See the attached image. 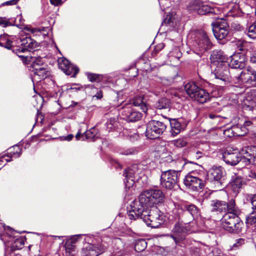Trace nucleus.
<instances>
[{
    "instance_id": "79ce46f5",
    "label": "nucleus",
    "mask_w": 256,
    "mask_h": 256,
    "mask_svg": "<svg viewBox=\"0 0 256 256\" xmlns=\"http://www.w3.org/2000/svg\"><path fill=\"white\" fill-rule=\"evenodd\" d=\"M138 152V150L136 148H132L126 149L122 152L120 154L123 155H133L135 154Z\"/></svg>"
},
{
    "instance_id": "f8f14e48",
    "label": "nucleus",
    "mask_w": 256,
    "mask_h": 256,
    "mask_svg": "<svg viewBox=\"0 0 256 256\" xmlns=\"http://www.w3.org/2000/svg\"><path fill=\"white\" fill-rule=\"evenodd\" d=\"M141 166L137 164H132L131 166L125 170L124 175L126 178L124 182L126 186L130 188L136 179L140 177V174L142 172Z\"/></svg>"
},
{
    "instance_id": "69168bd1",
    "label": "nucleus",
    "mask_w": 256,
    "mask_h": 256,
    "mask_svg": "<svg viewBox=\"0 0 256 256\" xmlns=\"http://www.w3.org/2000/svg\"><path fill=\"white\" fill-rule=\"evenodd\" d=\"M80 137L82 138V140H85L84 133L82 134H81L80 132H78L76 136V138L77 140H80Z\"/></svg>"
},
{
    "instance_id": "0e129e2a",
    "label": "nucleus",
    "mask_w": 256,
    "mask_h": 256,
    "mask_svg": "<svg viewBox=\"0 0 256 256\" xmlns=\"http://www.w3.org/2000/svg\"><path fill=\"white\" fill-rule=\"evenodd\" d=\"M240 46H238V50L241 51L244 50V45L246 44V42H241L240 41L239 42Z\"/></svg>"
},
{
    "instance_id": "9b49d317",
    "label": "nucleus",
    "mask_w": 256,
    "mask_h": 256,
    "mask_svg": "<svg viewBox=\"0 0 256 256\" xmlns=\"http://www.w3.org/2000/svg\"><path fill=\"white\" fill-rule=\"evenodd\" d=\"M212 74L214 76L215 78L225 82H232V77L235 76L234 70H232L230 72L228 64L224 65L220 64L216 66Z\"/></svg>"
},
{
    "instance_id": "58836bf2",
    "label": "nucleus",
    "mask_w": 256,
    "mask_h": 256,
    "mask_svg": "<svg viewBox=\"0 0 256 256\" xmlns=\"http://www.w3.org/2000/svg\"><path fill=\"white\" fill-rule=\"evenodd\" d=\"M48 71L44 67L42 68L36 69V71H34V74L36 76H38L40 77V79H44L46 78L48 76Z\"/></svg>"
},
{
    "instance_id": "338daca9",
    "label": "nucleus",
    "mask_w": 256,
    "mask_h": 256,
    "mask_svg": "<svg viewBox=\"0 0 256 256\" xmlns=\"http://www.w3.org/2000/svg\"><path fill=\"white\" fill-rule=\"evenodd\" d=\"M218 94L219 96H222L224 92V88L223 86H219L218 88Z\"/></svg>"
},
{
    "instance_id": "c9c22d12",
    "label": "nucleus",
    "mask_w": 256,
    "mask_h": 256,
    "mask_svg": "<svg viewBox=\"0 0 256 256\" xmlns=\"http://www.w3.org/2000/svg\"><path fill=\"white\" fill-rule=\"evenodd\" d=\"M182 53L180 52V49L178 48H174L172 51L170 52L168 54V57L171 58L170 60H172L174 59L179 60L182 56Z\"/></svg>"
},
{
    "instance_id": "f03ea898",
    "label": "nucleus",
    "mask_w": 256,
    "mask_h": 256,
    "mask_svg": "<svg viewBox=\"0 0 256 256\" xmlns=\"http://www.w3.org/2000/svg\"><path fill=\"white\" fill-rule=\"evenodd\" d=\"M128 210V216L130 220L140 218L149 226L157 228L164 222V216L156 207L138 208L140 210H134L130 207Z\"/></svg>"
},
{
    "instance_id": "2f4dec72",
    "label": "nucleus",
    "mask_w": 256,
    "mask_h": 256,
    "mask_svg": "<svg viewBox=\"0 0 256 256\" xmlns=\"http://www.w3.org/2000/svg\"><path fill=\"white\" fill-rule=\"evenodd\" d=\"M156 106L158 109H168L170 108V102L168 98H162L156 104Z\"/></svg>"
},
{
    "instance_id": "a211bd4d",
    "label": "nucleus",
    "mask_w": 256,
    "mask_h": 256,
    "mask_svg": "<svg viewBox=\"0 0 256 256\" xmlns=\"http://www.w3.org/2000/svg\"><path fill=\"white\" fill-rule=\"evenodd\" d=\"M58 67L66 75H72L74 77L78 72V68L72 64L70 62L65 58L58 59Z\"/></svg>"
},
{
    "instance_id": "423d86ee",
    "label": "nucleus",
    "mask_w": 256,
    "mask_h": 256,
    "mask_svg": "<svg viewBox=\"0 0 256 256\" xmlns=\"http://www.w3.org/2000/svg\"><path fill=\"white\" fill-rule=\"evenodd\" d=\"M256 81V72L252 68L248 67L232 77V82L240 85L244 84L249 86L250 84H255Z\"/></svg>"
},
{
    "instance_id": "393cba45",
    "label": "nucleus",
    "mask_w": 256,
    "mask_h": 256,
    "mask_svg": "<svg viewBox=\"0 0 256 256\" xmlns=\"http://www.w3.org/2000/svg\"><path fill=\"white\" fill-rule=\"evenodd\" d=\"M184 88L186 94L193 100L195 96H196L197 92L200 89V88L195 82H190L184 85Z\"/></svg>"
},
{
    "instance_id": "39448f33",
    "label": "nucleus",
    "mask_w": 256,
    "mask_h": 256,
    "mask_svg": "<svg viewBox=\"0 0 256 256\" xmlns=\"http://www.w3.org/2000/svg\"><path fill=\"white\" fill-rule=\"evenodd\" d=\"M188 42L196 51L202 53L212 48V43L203 30L190 32L188 35Z\"/></svg>"
},
{
    "instance_id": "5701e85b",
    "label": "nucleus",
    "mask_w": 256,
    "mask_h": 256,
    "mask_svg": "<svg viewBox=\"0 0 256 256\" xmlns=\"http://www.w3.org/2000/svg\"><path fill=\"white\" fill-rule=\"evenodd\" d=\"M20 41L22 47L19 50L22 52L31 51L37 46V42L30 37L26 36Z\"/></svg>"
},
{
    "instance_id": "dca6fc26",
    "label": "nucleus",
    "mask_w": 256,
    "mask_h": 256,
    "mask_svg": "<svg viewBox=\"0 0 256 256\" xmlns=\"http://www.w3.org/2000/svg\"><path fill=\"white\" fill-rule=\"evenodd\" d=\"M228 66H230L232 69L244 68L247 61L246 56L240 52L234 54L228 57Z\"/></svg>"
},
{
    "instance_id": "37998d69",
    "label": "nucleus",
    "mask_w": 256,
    "mask_h": 256,
    "mask_svg": "<svg viewBox=\"0 0 256 256\" xmlns=\"http://www.w3.org/2000/svg\"><path fill=\"white\" fill-rule=\"evenodd\" d=\"M88 78L90 82H99L102 78L100 75L94 74H88Z\"/></svg>"
},
{
    "instance_id": "8fccbe9b",
    "label": "nucleus",
    "mask_w": 256,
    "mask_h": 256,
    "mask_svg": "<svg viewBox=\"0 0 256 256\" xmlns=\"http://www.w3.org/2000/svg\"><path fill=\"white\" fill-rule=\"evenodd\" d=\"M115 122L114 118H110L108 120L106 123V126L108 129H110V130L112 128L113 125L114 124V122Z\"/></svg>"
},
{
    "instance_id": "774afa93",
    "label": "nucleus",
    "mask_w": 256,
    "mask_h": 256,
    "mask_svg": "<svg viewBox=\"0 0 256 256\" xmlns=\"http://www.w3.org/2000/svg\"><path fill=\"white\" fill-rule=\"evenodd\" d=\"M6 156H2L0 158V164H2V162H4V160L6 162H10L11 160L10 158H6Z\"/></svg>"
},
{
    "instance_id": "cd10ccee",
    "label": "nucleus",
    "mask_w": 256,
    "mask_h": 256,
    "mask_svg": "<svg viewBox=\"0 0 256 256\" xmlns=\"http://www.w3.org/2000/svg\"><path fill=\"white\" fill-rule=\"evenodd\" d=\"M171 130L170 133L173 136L178 135L182 130V128L180 123L176 119L170 120Z\"/></svg>"
},
{
    "instance_id": "c03bdc74",
    "label": "nucleus",
    "mask_w": 256,
    "mask_h": 256,
    "mask_svg": "<svg viewBox=\"0 0 256 256\" xmlns=\"http://www.w3.org/2000/svg\"><path fill=\"white\" fill-rule=\"evenodd\" d=\"M236 241V242L234 243L232 246V248L234 250L239 248L240 246L244 244L245 242L244 239L242 238H238Z\"/></svg>"
},
{
    "instance_id": "bb28decb",
    "label": "nucleus",
    "mask_w": 256,
    "mask_h": 256,
    "mask_svg": "<svg viewBox=\"0 0 256 256\" xmlns=\"http://www.w3.org/2000/svg\"><path fill=\"white\" fill-rule=\"evenodd\" d=\"M130 104H132V106H140L144 112H146L148 110V106L142 96H136Z\"/></svg>"
},
{
    "instance_id": "a19ab883",
    "label": "nucleus",
    "mask_w": 256,
    "mask_h": 256,
    "mask_svg": "<svg viewBox=\"0 0 256 256\" xmlns=\"http://www.w3.org/2000/svg\"><path fill=\"white\" fill-rule=\"evenodd\" d=\"M44 60L42 57L32 58V66H38V64H44Z\"/></svg>"
},
{
    "instance_id": "2eb2a0df",
    "label": "nucleus",
    "mask_w": 256,
    "mask_h": 256,
    "mask_svg": "<svg viewBox=\"0 0 256 256\" xmlns=\"http://www.w3.org/2000/svg\"><path fill=\"white\" fill-rule=\"evenodd\" d=\"M123 118L128 122H134L140 120L142 114L132 108V104H126L120 110Z\"/></svg>"
},
{
    "instance_id": "e433bc0d",
    "label": "nucleus",
    "mask_w": 256,
    "mask_h": 256,
    "mask_svg": "<svg viewBox=\"0 0 256 256\" xmlns=\"http://www.w3.org/2000/svg\"><path fill=\"white\" fill-rule=\"evenodd\" d=\"M147 246V243L144 240H140L136 242L134 249L138 252L143 251Z\"/></svg>"
},
{
    "instance_id": "f704fd0d",
    "label": "nucleus",
    "mask_w": 256,
    "mask_h": 256,
    "mask_svg": "<svg viewBox=\"0 0 256 256\" xmlns=\"http://www.w3.org/2000/svg\"><path fill=\"white\" fill-rule=\"evenodd\" d=\"M96 130L94 127L90 128L89 130L84 133L85 139L94 141L96 137Z\"/></svg>"
},
{
    "instance_id": "20e7f679",
    "label": "nucleus",
    "mask_w": 256,
    "mask_h": 256,
    "mask_svg": "<svg viewBox=\"0 0 256 256\" xmlns=\"http://www.w3.org/2000/svg\"><path fill=\"white\" fill-rule=\"evenodd\" d=\"M240 210L236 206L235 200H230L229 210L221 219V223L224 230L230 233H239L242 230L243 222L239 218Z\"/></svg>"
},
{
    "instance_id": "49530a36",
    "label": "nucleus",
    "mask_w": 256,
    "mask_h": 256,
    "mask_svg": "<svg viewBox=\"0 0 256 256\" xmlns=\"http://www.w3.org/2000/svg\"><path fill=\"white\" fill-rule=\"evenodd\" d=\"M230 26L232 28L235 30L239 31L242 30V26L237 21L232 22Z\"/></svg>"
},
{
    "instance_id": "c756f323",
    "label": "nucleus",
    "mask_w": 256,
    "mask_h": 256,
    "mask_svg": "<svg viewBox=\"0 0 256 256\" xmlns=\"http://www.w3.org/2000/svg\"><path fill=\"white\" fill-rule=\"evenodd\" d=\"M183 208L185 212H188L191 214L193 219L196 218L200 214L198 208L194 204H184Z\"/></svg>"
},
{
    "instance_id": "ea45409f",
    "label": "nucleus",
    "mask_w": 256,
    "mask_h": 256,
    "mask_svg": "<svg viewBox=\"0 0 256 256\" xmlns=\"http://www.w3.org/2000/svg\"><path fill=\"white\" fill-rule=\"evenodd\" d=\"M170 144L178 148H182L186 146L187 142L184 138H180L172 141Z\"/></svg>"
},
{
    "instance_id": "7c9ffc66",
    "label": "nucleus",
    "mask_w": 256,
    "mask_h": 256,
    "mask_svg": "<svg viewBox=\"0 0 256 256\" xmlns=\"http://www.w3.org/2000/svg\"><path fill=\"white\" fill-rule=\"evenodd\" d=\"M22 149L18 146H14L8 149V155L6 156L8 158H17L19 157L21 154Z\"/></svg>"
},
{
    "instance_id": "603ef678",
    "label": "nucleus",
    "mask_w": 256,
    "mask_h": 256,
    "mask_svg": "<svg viewBox=\"0 0 256 256\" xmlns=\"http://www.w3.org/2000/svg\"><path fill=\"white\" fill-rule=\"evenodd\" d=\"M79 236H80L77 235V236H74L73 237L71 238L66 242V244H75L78 240V238Z\"/></svg>"
},
{
    "instance_id": "3c124183",
    "label": "nucleus",
    "mask_w": 256,
    "mask_h": 256,
    "mask_svg": "<svg viewBox=\"0 0 256 256\" xmlns=\"http://www.w3.org/2000/svg\"><path fill=\"white\" fill-rule=\"evenodd\" d=\"M28 30L32 34H40L42 30H44V28H28Z\"/></svg>"
},
{
    "instance_id": "c85d7f7f",
    "label": "nucleus",
    "mask_w": 256,
    "mask_h": 256,
    "mask_svg": "<svg viewBox=\"0 0 256 256\" xmlns=\"http://www.w3.org/2000/svg\"><path fill=\"white\" fill-rule=\"evenodd\" d=\"M244 184V181L242 177L240 176H235L231 183V186L232 190L234 192H238V190L242 188Z\"/></svg>"
},
{
    "instance_id": "5fc2aeb1",
    "label": "nucleus",
    "mask_w": 256,
    "mask_h": 256,
    "mask_svg": "<svg viewBox=\"0 0 256 256\" xmlns=\"http://www.w3.org/2000/svg\"><path fill=\"white\" fill-rule=\"evenodd\" d=\"M139 138V135L137 133H133L129 135V138L132 142H134Z\"/></svg>"
},
{
    "instance_id": "f257e3e1",
    "label": "nucleus",
    "mask_w": 256,
    "mask_h": 256,
    "mask_svg": "<svg viewBox=\"0 0 256 256\" xmlns=\"http://www.w3.org/2000/svg\"><path fill=\"white\" fill-rule=\"evenodd\" d=\"M224 162L231 166H235L240 162L246 165L256 164V146H248L243 148L241 154L236 149L227 148L222 154Z\"/></svg>"
},
{
    "instance_id": "09e8293b",
    "label": "nucleus",
    "mask_w": 256,
    "mask_h": 256,
    "mask_svg": "<svg viewBox=\"0 0 256 256\" xmlns=\"http://www.w3.org/2000/svg\"><path fill=\"white\" fill-rule=\"evenodd\" d=\"M9 38L8 35H0V46H2L4 45H6V42Z\"/></svg>"
},
{
    "instance_id": "4be33fe9",
    "label": "nucleus",
    "mask_w": 256,
    "mask_h": 256,
    "mask_svg": "<svg viewBox=\"0 0 256 256\" xmlns=\"http://www.w3.org/2000/svg\"><path fill=\"white\" fill-rule=\"evenodd\" d=\"M230 202L227 203L224 201L218 200H212L210 202L211 211L222 212L229 210Z\"/></svg>"
},
{
    "instance_id": "1a4fd4ad",
    "label": "nucleus",
    "mask_w": 256,
    "mask_h": 256,
    "mask_svg": "<svg viewBox=\"0 0 256 256\" xmlns=\"http://www.w3.org/2000/svg\"><path fill=\"white\" fill-rule=\"evenodd\" d=\"M187 10L190 12H196L204 15L214 12V10L208 4L200 0H194L190 2L187 6Z\"/></svg>"
},
{
    "instance_id": "4c0bfd02",
    "label": "nucleus",
    "mask_w": 256,
    "mask_h": 256,
    "mask_svg": "<svg viewBox=\"0 0 256 256\" xmlns=\"http://www.w3.org/2000/svg\"><path fill=\"white\" fill-rule=\"evenodd\" d=\"M246 224L248 226L256 224V212H251L246 218Z\"/></svg>"
},
{
    "instance_id": "72a5a7b5",
    "label": "nucleus",
    "mask_w": 256,
    "mask_h": 256,
    "mask_svg": "<svg viewBox=\"0 0 256 256\" xmlns=\"http://www.w3.org/2000/svg\"><path fill=\"white\" fill-rule=\"evenodd\" d=\"M204 156V153L197 149H194L189 152V156L193 160H198Z\"/></svg>"
},
{
    "instance_id": "680f3d73",
    "label": "nucleus",
    "mask_w": 256,
    "mask_h": 256,
    "mask_svg": "<svg viewBox=\"0 0 256 256\" xmlns=\"http://www.w3.org/2000/svg\"><path fill=\"white\" fill-rule=\"evenodd\" d=\"M250 62L252 63L256 64V50H254L252 54V56L250 57Z\"/></svg>"
},
{
    "instance_id": "f3484780",
    "label": "nucleus",
    "mask_w": 256,
    "mask_h": 256,
    "mask_svg": "<svg viewBox=\"0 0 256 256\" xmlns=\"http://www.w3.org/2000/svg\"><path fill=\"white\" fill-rule=\"evenodd\" d=\"M108 246L106 243L88 244L82 250V256H98L104 252Z\"/></svg>"
},
{
    "instance_id": "6e6d98bb",
    "label": "nucleus",
    "mask_w": 256,
    "mask_h": 256,
    "mask_svg": "<svg viewBox=\"0 0 256 256\" xmlns=\"http://www.w3.org/2000/svg\"><path fill=\"white\" fill-rule=\"evenodd\" d=\"M250 200L252 205V208L256 210V194L252 196Z\"/></svg>"
},
{
    "instance_id": "de8ad7c7",
    "label": "nucleus",
    "mask_w": 256,
    "mask_h": 256,
    "mask_svg": "<svg viewBox=\"0 0 256 256\" xmlns=\"http://www.w3.org/2000/svg\"><path fill=\"white\" fill-rule=\"evenodd\" d=\"M0 25L6 27L10 25V23L6 18L0 17Z\"/></svg>"
},
{
    "instance_id": "6ab92c4d",
    "label": "nucleus",
    "mask_w": 256,
    "mask_h": 256,
    "mask_svg": "<svg viewBox=\"0 0 256 256\" xmlns=\"http://www.w3.org/2000/svg\"><path fill=\"white\" fill-rule=\"evenodd\" d=\"M210 59L212 64V66H216L220 64L222 65L226 64L228 60V57L221 50L213 51L210 56Z\"/></svg>"
},
{
    "instance_id": "864d4df0",
    "label": "nucleus",
    "mask_w": 256,
    "mask_h": 256,
    "mask_svg": "<svg viewBox=\"0 0 256 256\" xmlns=\"http://www.w3.org/2000/svg\"><path fill=\"white\" fill-rule=\"evenodd\" d=\"M20 0H10L2 4V6H12L16 4Z\"/></svg>"
},
{
    "instance_id": "6e6552de",
    "label": "nucleus",
    "mask_w": 256,
    "mask_h": 256,
    "mask_svg": "<svg viewBox=\"0 0 256 256\" xmlns=\"http://www.w3.org/2000/svg\"><path fill=\"white\" fill-rule=\"evenodd\" d=\"M180 171L168 170L163 172L160 176V184L162 187L171 190L176 184Z\"/></svg>"
},
{
    "instance_id": "a878e982",
    "label": "nucleus",
    "mask_w": 256,
    "mask_h": 256,
    "mask_svg": "<svg viewBox=\"0 0 256 256\" xmlns=\"http://www.w3.org/2000/svg\"><path fill=\"white\" fill-rule=\"evenodd\" d=\"M210 94L204 89L200 88L193 100L200 104H204L210 100Z\"/></svg>"
},
{
    "instance_id": "bf43d9fd",
    "label": "nucleus",
    "mask_w": 256,
    "mask_h": 256,
    "mask_svg": "<svg viewBox=\"0 0 256 256\" xmlns=\"http://www.w3.org/2000/svg\"><path fill=\"white\" fill-rule=\"evenodd\" d=\"M12 41L9 38L8 40L6 42V45H4L2 46H4L8 49H10L12 46Z\"/></svg>"
},
{
    "instance_id": "e2e57ef3",
    "label": "nucleus",
    "mask_w": 256,
    "mask_h": 256,
    "mask_svg": "<svg viewBox=\"0 0 256 256\" xmlns=\"http://www.w3.org/2000/svg\"><path fill=\"white\" fill-rule=\"evenodd\" d=\"M50 2L54 6H58L62 4V0H50Z\"/></svg>"
},
{
    "instance_id": "473e14b6",
    "label": "nucleus",
    "mask_w": 256,
    "mask_h": 256,
    "mask_svg": "<svg viewBox=\"0 0 256 256\" xmlns=\"http://www.w3.org/2000/svg\"><path fill=\"white\" fill-rule=\"evenodd\" d=\"M246 34L252 39H256V22L248 26Z\"/></svg>"
},
{
    "instance_id": "4d7b16f0",
    "label": "nucleus",
    "mask_w": 256,
    "mask_h": 256,
    "mask_svg": "<svg viewBox=\"0 0 256 256\" xmlns=\"http://www.w3.org/2000/svg\"><path fill=\"white\" fill-rule=\"evenodd\" d=\"M249 177L256 179V168L253 170H248Z\"/></svg>"
},
{
    "instance_id": "7ed1b4c3",
    "label": "nucleus",
    "mask_w": 256,
    "mask_h": 256,
    "mask_svg": "<svg viewBox=\"0 0 256 256\" xmlns=\"http://www.w3.org/2000/svg\"><path fill=\"white\" fill-rule=\"evenodd\" d=\"M164 195L162 192L157 188H152L143 191L140 195L138 200H135L130 204V207L138 212V208H152L159 204H162L164 200Z\"/></svg>"
},
{
    "instance_id": "ddd939ff",
    "label": "nucleus",
    "mask_w": 256,
    "mask_h": 256,
    "mask_svg": "<svg viewBox=\"0 0 256 256\" xmlns=\"http://www.w3.org/2000/svg\"><path fill=\"white\" fill-rule=\"evenodd\" d=\"M184 185L193 191H196L204 188V181L200 178L195 176L194 172L187 174L184 180Z\"/></svg>"
},
{
    "instance_id": "a18cd8bd",
    "label": "nucleus",
    "mask_w": 256,
    "mask_h": 256,
    "mask_svg": "<svg viewBox=\"0 0 256 256\" xmlns=\"http://www.w3.org/2000/svg\"><path fill=\"white\" fill-rule=\"evenodd\" d=\"M244 128L246 127H254L256 126V118L252 119V120H247L244 124Z\"/></svg>"
},
{
    "instance_id": "13d9d810",
    "label": "nucleus",
    "mask_w": 256,
    "mask_h": 256,
    "mask_svg": "<svg viewBox=\"0 0 256 256\" xmlns=\"http://www.w3.org/2000/svg\"><path fill=\"white\" fill-rule=\"evenodd\" d=\"M208 117L212 120H218V122L220 121V119H221V117L219 115H217L214 114H208Z\"/></svg>"
},
{
    "instance_id": "4468645a",
    "label": "nucleus",
    "mask_w": 256,
    "mask_h": 256,
    "mask_svg": "<svg viewBox=\"0 0 256 256\" xmlns=\"http://www.w3.org/2000/svg\"><path fill=\"white\" fill-rule=\"evenodd\" d=\"M186 229L182 223L177 222L172 230L170 237L176 245L182 246L183 241L185 240Z\"/></svg>"
},
{
    "instance_id": "052dcab7",
    "label": "nucleus",
    "mask_w": 256,
    "mask_h": 256,
    "mask_svg": "<svg viewBox=\"0 0 256 256\" xmlns=\"http://www.w3.org/2000/svg\"><path fill=\"white\" fill-rule=\"evenodd\" d=\"M102 92L101 90H98L96 93L93 96V98H96L97 99H100L102 97Z\"/></svg>"
},
{
    "instance_id": "412c9836",
    "label": "nucleus",
    "mask_w": 256,
    "mask_h": 256,
    "mask_svg": "<svg viewBox=\"0 0 256 256\" xmlns=\"http://www.w3.org/2000/svg\"><path fill=\"white\" fill-rule=\"evenodd\" d=\"M224 175V170L222 166H213L208 171V177L211 180L222 184V179Z\"/></svg>"
},
{
    "instance_id": "aec40b11",
    "label": "nucleus",
    "mask_w": 256,
    "mask_h": 256,
    "mask_svg": "<svg viewBox=\"0 0 256 256\" xmlns=\"http://www.w3.org/2000/svg\"><path fill=\"white\" fill-rule=\"evenodd\" d=\"M244 105L252 110L256 108V88L248 90L244 100Z\"/></svg>"
},
{
    "instance_id": "9d476101",
    "label": "nucleus",
    "mask_w": 256,
    "mask_h": 256,
    "mask_svg": "<svg viewBox=\"0 0 256 256\" xmlns=\"http://www.w3.org/2000/svg\"><path fill=\"white\" fill-rule=\"evenodd\" d=\"M214 36L218 40L226 38L229 33V24L224 19H218L212 24Z\"/></svg>"
},
{
    "instance_id": "0eeeda50",
    "label": "nucleus",
    "mask_w": 256,
    "mask_h": 256,
    "mask_svg": "<svg viewBox=\"0 0 256 256\" xmlns=\"http://www.w3.org/2000/svg\"><path fill=\"white\" fill-rule=\"evenodd\" d=\"M166 128V124L159 120H152L148 122L146 130V136L150 139H155L163 134Z\"/></svg>"
},
{
    "instance_id": "b1692460",
    "label": "nucleus",
    "mask_w": 256,
    "mask_h": 256,
    "mask_svg": "<svg viewBox=\"0 0 256 256\" xmlns=\"http://www.w3.org/2000/svg\"><path fill=\"white\" fill-rule=\"evenodd\" d=\"M5 230L6 232V234L8 235H10V242H14V244H12V248H14L15 247L18 248L19 246H21L24 244V242L23 240H22L20 238H16L14 239V238H11V236L14 234V230H12L11 228L8 226L6 227L4 224L0 222V232H2V230Z\"/></svg>"
}]
</instances>
